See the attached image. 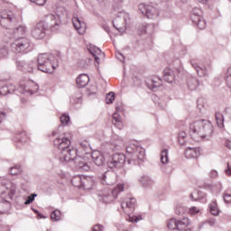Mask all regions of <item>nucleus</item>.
I'll return each mask as SVG.
<instances>
[{"instance_id": "f257e3e1", "label": "nucleus", "mask_w": 231, "mask_h": 231, "mask_svg": "<svg viewBox=\"0 0 231 231\" xmlns=\"http://www.w3.org/2000/svg\"><path fill=\"white\" fill-rule=\"evenodd\" d=\"M54 146L60 151V162L62 163H69L74 162L75 165L81 169V171H89V165L84 162L88 158L87 155L81 157L79 155L77 148L71 146V140L66 135V134H60L56 136L53 141Z\"/></svg>"}, {"instance_id": "f03ea898", "label": "nucleus", "mask_w": 231, "mask_h": 231, "mask_svg": "<svg viewBox=\"0 0 231 231\" xmlns=\"http://www.w3.org/2000/svg\"><path fill=\"white\" fill-rule=\"evenodd\" d=\"M55 56L51 53H42L38 56V65L35 61L26 62L24 60L17 61L16 66L20 71H23V73H35L37 69L39 71H42L43 73H53L57 69V63L55 65Z\"/></svg>"}, {"instance_id": "7ed1b4c3", "label": "nucleus", "mask_w": 231, "mask_h": 231, "mask_svg": "<svg viewBox=\"0 0 231 231\" xmlns=\"http://www.w3.org/2000/svg\"><path fill=\"white\" fill-rule=\"evenodd\" d=\"M112 145L120 151L125 148L128 165H142L145 162V149L134 143L125 145V141L120 136L114 137Z\"/></svg>"}, {"instance_id": "20e7f679", "label": "nucleus", "mask_w": 231, "mask_h": 231, "mask_svg": "<svg viewBox=\"0 0 231 231\" xmlns=\"http://www.w3.org/2000/svg\"><path fill=\"white\" fill-rule=\"evenodd\" d=\"M214 134V126L210 121L202 119L189 125V135L195 142L199 140H210Z\"/></svg>"}, {"instance_id": "39448f33", "label": "nucleus", "mask_w": 231, "mask_h": 231, "mask_svg": "<svg viewBox=\"0 0 231 231\" xmlns=\"http://www.w3.org/2000/svg\"><path fill=\"white\" fill-rule=\"evenodd\" d=\"M41 22L43 23L48 32H57V30L60 29V25L62 24L60 15L53 14H46Z\"/></svg>"}, {"instance_id": "423d86ee", "label": "nucleus", "mask_w": 231, "mask_h": 231, "mask_svg": "<svg viewBox=\"0 0 231 231\" xmlns=\"http://www.w3.org/2000/svg\"><path fill=\"white\" fill-rule=\"evenodd\" d=\"M11 48L14 53H29L32 51V42L26 37H21L14 40Z\"/></svg>"}, {"instance_id": "0eeeda50", "label": "nucleus", "mask_w": 231, "mask_h": 231, "mask_svg": "<svg viewBox=\"0 0 231 231\" xmlns=\"http://www.w3.org/2000/svg\"><path fill=\"white\" fill-rule=\"evenodd\" d=\"M15 195V187L11 189L6 188L5 190L0 191V197L4 201L0 202V214H6L10 210V202L6 199H12Z\"/></svg>"}, {"instance_id": "6e6552de", "label": "nucleus", "mask_w": 231, "mask_h": 231, "mask_svg": "<svg viewBox=\"0 0 231 231\" xmlns=\"http://www.w3.org/2000/svg\"><path fill=\"white\" fill-rule=\"evenodd\" d=\"M120 192H124V184H119L115 189L99 194V201H102L103 203H113Z\"/></svg>"}, {"instance_id": "1a4fd4ad", "label": "nucleus", "mask_w": 231, "mask_h": 231, "mask_svg": "<svg viewBox=\"0 0 231 231\" xmlns=\"http://www.w3.org/2000/svg\"><path fill=\"white\" fill-rule=\"evenodd\" d=\"M127 157L124 153H114L107 162L109 169H122Z\"/></svg>"}, {"instance_id": "9d476101", "label": "nucleus", "mask_w": 231, "mask_h": 231, "mask_svg": "<svg viewBox=\"0 0 231 231\" xmlns=\"http://www.w3.org/2000/svg\"><path fill=\"white\" fill-rule=\"evenodd\" d=\"M190 225L188 217H184L182 220H177L176 218H171L168 221L167 226L170 230L183 231L187 229V226Z\"/></svg>"}, {"instance_id": "9b49d317", "label": "nucleus", "mask_w": 231, "mask_h": 231, "mask_svg": "<svg viewBox=\"0 0 231 231\" xmlns=\"http://www.w3.org/2000/svg\"><path fill=\"white\" fill-rule=\"evenodd\" d=\"M48 32V29H46L44 25V22H38L36 25L32 29L31 35L33 37V39H36V41H41L46 37V33Z\"/></svg>"}, {"instance_id": "f8f14e48", "label": "nucleus", "mask_w": 231, "mask_h": 231, "mask_svg": "<svg viewBox=\"0 0 231 231\" xmlns=\"http://www.w3.org/2000/svg\"><path fill=\"white\" fill-rule=\"evenodd\" d=\"M203 12L199 8H194L191 15L192 23L198 26L199 30H205L207 22L203 19Z\"/></svg>"}, {"instance_id": "ddd939ff", "label": "nucleus", "mask_w": 231, "mask_h": 231, "mask_svg": "<svg viewBox=\"0 0 231 231\" xmlns=\"http://www.w3.org/2000/svg\"><path fill=\"white\" fill-rule=\"evenodd\" d=\"M139 10L148 19H155L159 15L158 9L151 5L140 4Z\"/></svg>"}, {"instance_id": "4468645a", "label": "nucleus", "mask_w": 231, "mask_h": 231, "mask_svg": "<svg viewBox=\"0 0 231 231\" xmlns=\"http://www.w3.org/2000/svg\"><path fill=\"white\" fill-rule=\"evenodd\" d=\"M12 23H17V18L15 17V14H14L12 11H2L0 14L1 26L6 28L9 24H12Z\"/></svg>"}, {"instance_id": "2eb2a0df", "label": "nucleus", "mask_w": 231, "mask_h": 231, "mask_svg": "<svg viewBox=\"0 0 231 231\" xmlns=\"http://www.w3.org/2000/svg\"><path fill=\"white\" fill-rule=\"evenodd\" d=\"M127 19H129V14L120 13V15L113 22L114 27L116 28L118 32H125L127 29Z\"/></svg>"}, {"instance_id": "dca6fc26", "label": "nucleus", "mask_w": 231, "mask_h": 231, "mask_svg": "<svg viewBox=\"0 0 231 231\" xmlns=\"http://www.w3.org/2000/svg\"><path fill=\"white\" fill-rule=\"evenodd\" d=\"M121 207L125 214L131 216V214L134 212V208L136 207V199L134 198L125 199L121 202Z\"/></svg>"}, {"instance_id": "f3484780", "label": "nucleus", "mask_w": 231, "mask_h": 231, "mask_svg": "<svg viewBox=\"0 0 231 231\" xmlns=\"http://www.w3.org/2000/svg\"><path fill=\"white\" fill-rule=\"evenodd\" d=\"M77 151L78 155H80L81 158L84 156H89L93 152L89 142L86 140L79 143V147L77 149Z\"/></svg>"}, {"instance_id": "a211bd4d", "label": "nucleus", "mask_w": 231, "mask_h": 231, "mask_svg": "<svg viewBox=\"0 0 231 231\" xmlns=\"http://www.w3.org/2000/svg\"><path fill=\"white\" fill-rule=\"evenodd\" d=\"M100 181L102 185H115L116 183V176L113 171H105L101 176Z\"/></svg>"}, {"instance_id": "6ab92c4d", "label": "nucleus", "mask_w": 231, "mask_h": 231, "mask_svg": "<svg viewBox=\"0 0 231 231\" xmlns=\"http://www.w3.org/2000/svg\"><path fill=\"white\" fill-rule=\"evenodd\" d=\"M88 51H90L91 55L94 56V59L98 66V64H100V59H104L106 57V54H104V52H102V50H100V48L93 45V44H89L88 46Z\"/></svg>"}, {"instance_id": "aec40b11", "label": "nucleus", "mask_w": 231, "mask_h": 231, "mask_svg": "<svg viewBox=\"0 0 231 231\" xmlns=\"http://www.w3.org/2000/svg\"><path fill=\"white\" fill-rule=\"evenodd\" d=\"M72 23L74 28L77 30L78 33H79V35H84V33H86L88 26L86 25L84 21L80 20V18L73 16Z\"/></svg>"}, {"instance_id": "412c9836", "label": "nucleus", "mask_w": 231, "mask_h": 231, "mask_svg": "<svg viewBox=\"0 0 231 231\" xmlns=\"http://www.w3.org/2000/svg\"><path fill=\"white\" fill-rule=\"evenodd\" d=\"M184 156L188 160H196L201 156V149L196 147H188L184 152Z\"/></svg>"}, {"instance_id": "4be33fe9", "label": "nucleus", "mask_w": 231, "mask_h": 231, "mask_svg": "<svg viewBox=\"0 0 231 231\" xmlns=\"http://www.w3.org/2000/svg\"><path fill=\"white\" fill-rule=\"evenodd\" d=\"M89 156H91L95 165H97V167H102L106 163V157L100 151H93Z\"/></svg>"}, {"instance_id": "5701e85b", "label": "nucleus", "mask_w": 231, "mask_h": 231, "mask_svg": "<svg viewBox=\"0 0 231 231\" xmlns=\"http://www.w3.org/2000/svg\"><path fill=\"white\" fill-rule=\"evenodd\" d=\"M191 66L196 69L199 77H208L210 73V69H208L205 65H199L198 62L191 60Z\"/></svg>"}, {"instance_id": "b1692460", "label": "nucleus", "mask_w": 231, "mask_h": 231, "mask_svg": "<svg viewBox=\"0 0 231 231\" xmlns=\"http://www.w3.org/2000/svg\"><path fill=\"white\" fill-rule=\"evenodd\" d=\"M20 89L22 93H29V95H33L35 91H39V85L35 84L33 81H29L26 86L21 85Z\"/></svg>"}, {"instance_id": "393cba45", "label": "nucleus", "mask_w": 231, "mask_h": 231, "mask_svg": "<svg viewBox=\"0 0 231 231\" xmlns=\"http://www.w3.org/2000/svg\"><path fill=\"white\" fill-rule=\"evenodd\" d=\"M93 185H95L93 178L82 176L81 189H84L85 190H91V189H93Z\"/></svg>"}, {"instance_id": "a878e982", "label": "nucleus", "mask_w": 231, "mask_h": 231, "mask_svg": "<svg viewBox=\"0 0 231 231\" xmlns=\"http://www.w3.org/2000/svg\"><path fill=\"white\" fill-rule=\"evenodd\" d=\"M76 82L79 88H86L89 84V76L88 74H80L77 78Z\"/></svg>"}, {"instance_id": "bb28decb", "label": "nucleus", "mask_w": 231, "mask_h": 231, "mask_svg": "<svg viewBox=\"0 0 231 231\" xmlns=\"http://www.w3.org/2000/svg\"><path fill=\"white\" fill-rule=\"evenodd\" d=\"M163 79L169 84L174 82V79H176V75H174V70L171 69H165L163 72Z\"/></svg>"}, {"instance_id": "cd10ccee", "label": "nucleus", "mask_w": 231, "mask_h": 231, "mask_svg": "<svg viewBox=\"0 0 231 231\" xmlns=\"http://www.w3.org/2000/svg\"><path fill=\"white\" fill-rule=\"evenodd\" d=\"M146 84L149 89H152V91H154V89H158V88L162 86V79H160L159 77H156L153 79L148 81Z\"/></svg>"}, {"instance_id": "c85d7f7f", "label": "nucleus", "mask_w": 231, "mask_h": 231, "mask_svg": "<svg viewBox=\"0 0 231 231\" xmlns=\"http://www.w3.org/2000/svg\"><path fill=\"white\" fill-rule=\"evenodd\" d=\"M15 91V86L13 84L5 85L0 88V94L2 97L8 95L9 93H14Z\"/></svg>"}, {"instance_id": "c756f323", "label": "nucleus", "mask_w": 231, "mask_h": 231, "mask_svg": "<svg viewBox=\"0 0 231 231\" xmlns=\"http://www.w3.org/2000/svg\"><path fill=\"white\" fill-rule=\"evenodd\" d=\"M140 182L144 188L152 187V185H154V180L147 175H143V177H141Z\"/></svg>"}, {"instance_id": "7c9ffc66", "label": "nucleus", "mask_w": 231, "mask_h": 231, "mask_svg": "<svg viewBox=\"0 0 231 231\" xmlns=\"http://www.w3.org/2000/svg\"><path fill=\"white\" fill-rule=\"evenodd\" d=\"M198 86H199V81L198 80V79L194 77H190L188 79V88L189 89H190V91L198 89Z\"/></svg>"}, {"instance_id": "2f4dec72", "label": "nucleus", "mask_w": 231, "mask_h": 231, "mask_svg": "<svg viewBox=\"0 0 231 231\" xmlns=\"http://www.w3.org/2000/svg\"><path fill=\"white\" fill-rule=\"evenodd\" d=\"M215 118H216V122H217V125L218 127H225V116H223V114L217 112L215 114Z\"/></svg>"}, {"instance_id": "473e14b6", "label": "nucleus", "mask_w": 231, "mask_h": 231, "mask_svg": "<svg viewBox=\"0 0 231 231\" xmlns=\"http://www.w3.org/2000/svg\"><path fill=\"white\" fill-rule=\"evenodd\" d=\"M209 212L212 216H219V208H217V202L213 201L209 204Z\"/></svg>"}, {"instance_id": "72a5a7b5", "label": "nucleus", "mask_w": 231, "mask_h": 231, "mask_svg": "<svg viewBox=\"0 0 231 231\" xmlns=\"http://www.w3.org/2000/svg\"><path fill=\"white\" fill-rule=\"evenodd\" d=\"M61 218L62 213L60 212V210L56 209L51 213V221H60Z\"/></svg>"}, {"instance_id": "f704fd0d", "label": "nucleus", "mask_w": 231, "mask_h": 231, "mask_svg": "<svg viewBox=\"0 0 231 231\" xmlns=\"http://www.w3.org/2000/svg\"><path fill=\"white\" fill-rule=\"evenodd\" d=\"M161 162L163 165L169 163V150L164 149L161 152Z\"/></svg>"}, {"instance_id": "c9c22d12", "label": "nucleus", "mask_w": 231, "mask_h": 231, "mask_svg": "<svg viewBox=\"0 0 231 231\" xmlns=\"http://www.w3.org/2000/svg\"><path fill=\"white\" fill-rule=\"evenodd\" d=\"M154 30V24H147L143 27V30L139 32L140 35H144V33H152Z\"/></svg>"}, {"instance_id": "e433bc0d", "label": "nucleus", "mask_w": 231, "mask_h": 231, "mask_svg": "<svg viewBox=\"0 0 231 231\" xmlns=\"http://www.w3.org/2000/svg\"><path fill=\"white\" fill-rule=\"evenodd\" d=\"M9 172L12 176H17V174H21V172H23V168L19 165H14L10 168Z\"/></svg>"}, {"instance_id": "4c0bfd02", "label": "nucleus", "mask_w": 231, "mask_h": 231, "mask_svg": "<svg viewBox=\"0 0 231 231\" xmlns=\"http://www.w3.org/2000/svg\"><path fill=\"white\" fill-rule=\"evenodd\" d=\"M27 29L26 26L24 25H20L16 29H14V33L16 37H19V35H24L26 33Z\"/></svg>"}, {"instance_id": "58836bf2", "label": "nucleus", "mask_w": 231, "mask_h": 231, "mask_svg": "<svg viewBox=\"0 0 231 231\" xmlns=\"http://www.w3.org/2000/svg\"><path fill=\"white\" fill-rule=\"evenodd\" d=\"M71 183L74 187H78V189H81L82 187V176H76L71 180Z\"/></svg>"}, {"instance_id": "ea45409f", "label": "nucleus", "mask_w": 231, "mask_h": 231, "mask_svg": "<svg viewBox=\"0 0 231 231\" xmlns=\"http://www.w3.org/2000/svg\"><path fill=\"white\" fill-rule=\"evenodd\" d=\"M113 124L116 126L119 125V129L122 127V116H120L118 113L113 115Z\"/></svg>"}, {"instance_id": "a19ab883", "label": "nucleus", "mask_w": 231, "mask_h": 231, "mask_svg": "<svg viewBox=\"0 0 231 231\" xmlns=\"http://www.w3.org/2000/svg\"><path fill=\"white\" fill-rule=\"evenodd\" d=\"M179 143L180 145H185L187 143V133L185 132H180L179 134Z\"/></svg>"}, {"instance_id": "79ce46f5", "label": "nucleus", "mask_w": 231, "mask_h": 231, "mask_svg": "<svg viewBox=\"0 0 231 231\" xmlns=\"http://www.w3.org/2000/svg\"><path fill=\"white\" fill-rule=\"evenodd\" d=\"M17 140H19L22 143H26V142H28V135H26V132H21L17 135Z\"/></svg>"}, {"instance_id": "37998d69", "label": "nucleus", "mask_w": 231, "mask_h": 231, "mask_svg": "<svg viewBox=\"0 0 231 231\" xmlns=\"http://www.w3.org/2000/svg\"><path fill=\"white\" fill-rule=\"evenodd\" d=\"M114 101H115V92H110L106 94V104H113Z\"/></svg>"}, {"instance_id": "c03bdc74", "label": "nucleus", "mask_w": 231, "mask_h": 231, "mask_svg": "<svg viewBox=\"0 0 231 231\" xmlns=\"http://www.w3.org/2000/svg\"><path fill=\"white\" fill-rule=\"evenodd\" d=\"M60 123L62 124V125H68V124H69V116L63 114L60 117Z\"/></svg>"}, {"instance_id": "a18cd8bd", "label": "nucleus", "mask_w": 231, "mask_h": 231, "mask_svg": "<svg viewBox=\"0 0 231 231\" xmlns=\"http://www.w3.org/2000/svg\"><path fill=\"white\" fill-rule=\"evenodd\" d=\"M226 84L231 88V67L228 68L226 71Z\"/></svg>"}, {"instance_id": "49530a36", "label": "nucleus", "mask_w": 231, "mask_h": 231, "mask_svg": "<svg viewBox=\"0 0 231 231\" xmlns=\"http://www.w3.org/2000/svg\"><path fill=\"white\" fill-rule=\"evenodd\" d=\"M187 210H189L187 208L183 207V206H178L175 209L176 214H178L179 216H181V214H185V212H187Z\"/></svg>"}, {"instance_id": "de8ad7c7", "label": "nucleus", "mask_w": 231, "mask_h": 231, "mask_svg": "<svg viewBox=\"0 0 231 231\" xmlns=\"http://www.w3.org/2000/svg\"><path fill=\"white\" fill-rule=\"evenodd\" d=\"M8 55V49L6 47H0V59H5Z\"/></svg>"}, {"instance_id": "09e8293b", "label": "nucleus", "mask_w": 231, "mask_h": 231, "mask_svg": "<svg viewBox=\"0 0 231 231\" xmlns=\"http://www.w3.org/2000/svg\"><path fill=\"white\" fill-rule=\"evenodd\" d=\"M36 196H37V194H35V193L31 194L27 198V199L25 200L24 205H30V203H33V201L35 200Z\"/></svg>"}, {"instance_id": "8fccbe9b", "label": "nucleus", "mask_w": 231, "mask_h": 231, "mask_svg": "<svg viewBox=\"0 0 231 231\" xmlns=\"http://www.w3.org/2000/svg\"><path fill=\"white\" fill-rule=\"evenodd\" d=\"M223 199L226 205H231V194L224 193Z\"/></svg>"}, {"instance_id": "3c124183", "label": "nucleus", "mask_w": 231, "mask_h": 231, "mask_svg": "<svg viewBox=\"0 0 231 231\" xmlns=\"http://www.w3.org/2000/svg\"><path fill=\"white\" fill-rule=\"evenodd\" d=\"M31 3H34L37 6H44L48 0H30Z\"/></svg>"}, {"instance_id": "603ef678", "label": "nucleus", "mask_w": 231, "mask_h": 231, "mask_svg": "<svg viewBox=\"0 0 231 231\" xmlns=\"http://www.w3.org/2000/svg\"><path fill=\"white\" fill-rule=\"evenodd\" d=\"M116 59H118V60H120L121 62H124V60H125V56H124V54H122V52H116Z\"/></svg>"}, {"instance_id": "864d4df0", "label": "nucleus", "mask_w": 231, "mask_h": 231, "mask_svg": "<svg viewBox=\"0 0 231 231\" xmlns=\"http://www.w3.org/2000/svg\"><path fill=\"white\" fill-rule=\"evenodd\" d=\"M189 214L194 216V214H198L199 212V208H198L197 207H192L189 209Z\"/></svg>"}, {"instance_id": "5fc2aeb1", "label": "nucleus", "mask_w": 231, "mask_h": 231, "mask_svg": "<svg viewBox=\"0 0 231 231\" xmlns=\"http://www.w3.org/2000/svg\"><path fill=\"white\" fill-rule=\"evenodd\" d=\"M92 231H104V226L97 224L94 226V227L92 228Z\"/></svg>"}, {"instance_id": "6e6d98bb", "label": "nucleus", "mask_w": 231, "mask_h": 231, "mask_svg": "<svg viewBox=\"0 0 231 231\" xmlns=\"http://www.w3.org/2000/svg\"><path fill=\"white\" fill-rule=\"evenodd\" d=\"M208 225H209V226H216V218H209L207 221Z\"/></svg>"}, {"instance_id": "4d7b16f0", "label": "nucleus", "mask_w": 231, "mask_h": 231, "mask_svg": "<svg viewBox=\"0 0 231 231\" xmlns=\"http://www.w3.org/2000/svg\"><path fill=\"white\" fill-rule=\"evenodd\" d=\"M132 223H138V221H142V216L140 217H133L131 218Z\"/></svg>"}, {"instance_id": "13d9d810", "label": "nucleus", "mask_w": 231, "mask_h": 231, "mask_svg": "<svg viewBox=\"0 0 231 231\" xmlns=\"http://www.w3.org/2000/svg\"><path fill=\"white\" fill-rule=\"evenodd\" d=\"M209 176H210V178H217V171L212 170V171L209 172Z\"/></svg>"}, {"instance_id": "bf43d9fd", "label": "nucleus", "mask_w": 231, "mask_h": 231, "mask_svg": "<svg viewBox=\"0 0 231 231\" xmlns=\"http://www.w3.org/2000/svg\"><path fill=\"white\" fill-rule=\"evenodd\" d=\"M6 119V113L5 112H0V124L3 122V120Z\"/></svg>"}, {"instance_id": "052dcab7", "label": "nucleus", "mask_w": 231, "mask_h": 231, "mask_svg": "<svg viewBox=\"0 0 231 231\" xmlns=\"http://www.w3.org/2000/svg\"><path fill=\"white\" fill-rule=\"evenodd\" d=\"M226 174H228V176H231V165L230 163L227 162V169L226 170Z\"/></svg>"}, {"instance_id": "680f3d73", "label": "nucleus", "mask_w": 231, "mask_h": 231, "mask_svg": "<svg viewBox=\"0 0 231 231\" xmlns=\"http://www.w3.org/2000/svg\"><path fill=\"white\" fill-rule=\"evenodd\" d=\"M75 104H82V97H79L76 99H73Z\"/></svg>"}, {"instance_id": "e2e57ef3", "label": "nucleus", "mask_w": 231, "mask_h": 231, "mask_svg": "<svg viewBox=\"0 0 231 231\" xmlns=\"http://www.w3.org/2000/svg\"><path fill=\"white\" fill-rule=\"evenodd\" d=\"M37 217L38 219H46V217L42 214H41V212L37 213Z\"/></svg>"}, {"instance_id": "0e129e2a", "label": "nucleus", "mask_w": 231, "mask_h": 231, "mask_svg": "<svg viewBox=\"0 0 231 231\" xmlns=\"http://www.w3.org/2000/svg\"><path fill=\"white\" fill-rule=\"evenodd\" d=\"M226 147H227V149H231V141L230 140H226L225 143Z\"/></svg>"}, {"instance_id": "69168bd1", "label": "nucleus", "mask_w": 231, "mask_h": 231, "mask_svg": "<svg viewBox=\"0 0 231 231\" xmlns=\"http://www.w3.org/2000/svg\"><path fill=\"white\" fill-rule=\"evenodd\" d=\"M103 29L105 30V32H106V33H109V32H110L109 26H107V25H103Z\"/></svg>"}, {"instance_id": "338daca9", "label": "nucleus", "mask_w": 231, "mask_h": 231, "mask_svg": "<svg viewBox=\"0 0 231 231\" xmlns=\"http://www.w3.org/2000/svg\"><path fill=\"white\" fill-rule=\"evenodd\" d=\"M190 199L192 200V201H197V199L196 198H194V194H190Z\"/></svg>"}, {"instance_id": "774afa93", "label": "nucleus", "mask_w": 231, "mask_h": 231, "mask_svg": "<svg viewBox=\"0 0 231 231\" xmlns=\"http://www.w3.org/2000/svg\"><path fill=\"white\" fill-rule=\"evenodd\" d=\"M198 1H199V3H202V4L207 3V0H198Z\"/></svg>"}]
</instances>
